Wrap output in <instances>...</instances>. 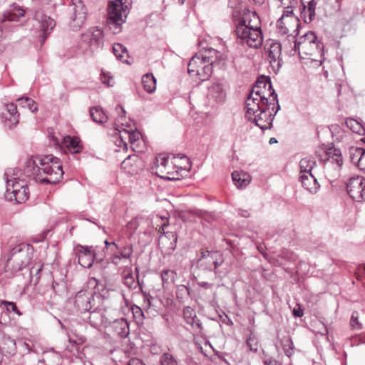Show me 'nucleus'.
I'll list each match as a JSON object with an SVG mask.
<instances>
[{
	"instance_id": "774afa93",
	"label": "nucleus",
	"mask_w": 365,
	"mask_h": 365,
	"mask_svg": "<svg viewBox=\"0 0 365 365\" xmlns=\"http://www.w3.org/2000/svg\"><path fill=\"white\" fill-rule=\"evenodd\" d=\"M128 365H145L142 361L138 359H132L130 361Z\"/></svg>"
},
{
	"instance_id": "58836bf2",
	"label": "nucleus",
	"mask_w": 365,
	"mask_h": 365,
	"mask_svg": "<svg viewBox=\"0 0 365 365\" xmlns=\"http://www.w3.org/2000/svg\"><path fill=\"white\" fill-rule=\"evenodd\" d=\"M177 274L171 269H163L161 272V279L163 286L165 284H170L175 282Z\"/></svg>"
},
{
	"instance_id": "c03bdc74",
	"label": "nucleus",
	"mask_w": 365,
	"mask_h": 365,
	"mask_svg": "<svg viewBox=\"0 0 365 365\" xmlns=\"http://www.w3.org/2000/svg\"><path fill=\"white\" fill-rule=\"evenodd\" d=\"M304 0H301L302 6L307 9L308 15L309 19H314L315 17V10L317 4L314 0H309L307 4L304 2Z\"/></svg>"
},
{
	"instance_id": "09e8293b",
	"label": "nucleus",
	"mask_w": 365,
	"mask_h": 365,
	"mask_svg": "<svg viewBox=\"0 0 365 365\" xmlns=\"http://www.w3.org/2000/svg\"><path fill=\"white\" fill-rule=\"evenodd\" d=\"M254 14H257L255 12H249L238 24H245L247 27L252 26L253 28L255 25Z\"/></svg>"
},
{
	"instance_id": "f704fd0d",
	"label": "nucleus",
	"mask_w": 365,
	"mask_h": 365,
	"mask_svg": "<svg viewBox=\"0 0 365 365\" xmlns=\"http://www.w3.org/2000/svg\"><path fill=\"white\" fill-rule=\"evenodd\" d=\"M41 29L43 33V40L46 38V33L52 30L55 26V22L53 19L47 16H43L41 19Z\"/></svg>"
},
{
	"instance_id": "c9c22d12",
	"label": "nucleus",
	"mask_w": 365,
	"mask_h": 365,
	"mask_svg": "<svg viewBox=\"0 0 365 365\" xmlns=\"http://www.w3.org/2000/svg\"><path fill=\"white\" fill-rule=\"evenodd\" d=\"M138 158L136 155H128L121 163L123 169L126 170L129 173L135 172L133 167L137 163Z\"/></svg>"
},
{
	"instance_id": "393cba45",
	"label": "nucleus",
	"mask_w": 365,
	"mask_h": 365,
	"mask_svg": "<svg viewBox=\"0 0 365 365\" xmlns=\"http://www.w3.org/2000/svg\"><path fill=\"white\" fill-rule=\"evenodd\" d=\"M6 115H11V118L6 120L9 127H16L19 122V114L17 112V106L14 103H8L5 105V110L3 112Z\"/></svg>"
},
{
	"instance_id": "4c0bfd02",
	"label": "nucleus",
	"mask_w": 365,
	"mask_h": 365,
	"mask_svg": "<svg viewBox=\"0 0 365 365\" xmlns=\"http://www.w3.org/2000/svg\"><path fill=\"white\" fill-rule=\"evenodd\" d=\"M279 3V6L284 8L285 16H289L293 14V8H294L298 3V0H277Z\"/></svg>"
},
{
	"instance_id": "cd10ccee",
	"label": "nucleus",
	"mask_w": 365,
	"mask_h": 365,
	"mask_svg": "<svg viewBox=\"0 0 365 365\" xmlns=\"http://www.w3.org/2000/svg\"><path fill=\"white\" fill-rule=\"evenodd\" d=\"M324 169L326 177L331 180L339 175L341 168H338L336 170V165H332L331 161H325L324 163Z\"/></svg>"
},
{
	"instance_id": "4d7b16f0",
	"label": "nucleus",
	"mask_w": 365,
	"mask_h": 365,
	"mask_svg": "<svg viewBox=\"0 0 365 365\" xmlns=\"http://www.w3.org/2000/svg\"><path fill=\"white\" fill-rule=\"evenodd\" d=\"M302 18L304 19V21L305 23H310L314 19H309V16L308 15L307 9L303 6V9L301 11Z\"/></svg>"
},
{
	"instance_id": "b1692460",
	"label": "nucleus",
	"mask_w": 365,
	"mask_h": 365,
	"mask_svg": "<svg viewBox=\"0 0 365 365\" xmlns=\"http://www.w3.org/2000/svg\"><path fill=\"white\" fill-rule=\"evenodd\" d=\"M63 145L71 153H79L83 150V145L81 140L78 137L76 136H66L63 139Z\"/></svg>"
},
{
	"instance_id": "9d476101",
	"label": "nucleus",
	"mask_w": 365,
	"mask_h": 365,
	"mask_svg": "<svg viewBox=\"0 0 365 365\" xmlns=\"http://www.w3.org/2000/svg\"><path fill=\"white\" fill-rule=\"evenodd\" d=\"M131 6V0H113L109 2L108 14L109 20L117 29L125 21Z\"/></svg>"
},
{
	"instance_id": "dca6fc26",
	"label": "nucleus",
	"mask_w": 365,
	"mask_h": 365,
	"mask_svg": "<svg viewBox=\"0 0 365 365\" xmlns=\"http://www.w3.org/2000/svg\"><path fill=\"white\" fill-rule=\"evenodd\" d=\"M277 32L280 35L289 34L293 30L294 36L299 34V19L297 17L292 14L285 16V12H283L282 16L277 21Z\"/></svg>"
},
{
	"instance_id": "c756f323",
	"label": "nucleus",
	"mask_w": 365,
	"mask_h": 365,
	"mask_svg": "<svg viewBox=\"0 0 365 365\" xmlns=\"http://www.w3.org/2000/svg\"><path fill=\"white\" fill-rule=\"evenodd\" d=\"M24 15V11L20 7L15 6L4 14L3 21H16Z\"/></svg>"
},
{
	"instance_id": "7c9ffc66",
	"label": "nucleus",
	"mask_w": 365,
	"mask_h": 365,
	"mask_svg": "<svg viewBox=\"0 0 365 365\" xmlns=\"http://www.w3.org/2000/svg\"><path fill=\"white\" fill-rule=\"evenodd\" d=\"M346 125L353 132L359 135L365 134V128L358 120L349 118L346 120Z\"/></svg>"
},
{
	"instance_id": "a211bd4d",
	"label": "nucleus",
	"mask_w": 365,
	"mask_h": 365,
	"mask_svg": "<svg viewBox=\"0 0 365 365\" xmlns=\"http://www.w3.org/2000/svg\"><path fill=\"white\" fill-rule=\"evenodd\" d=\"M92 292L88 291L78 292L74 299L76 309L81 313L88 312L92 307Z\"/></svg>"
},
{
	"instance_id": "4468645a",
	"label": "nucleus",
	"mask_w": 365,
	"mask_h": 365,
	"mask_svg": "<svg viewBox=\"0 0 365 365\" xmlns=\"http://www.w3.org/2000/svg\"><path fill=\"white\" fill-rule=\"evenodd\" d=\"M264 48L270 66L277 73L282 66V44L278 41L269 40L266 43Z\"/></svg>"
},
{
	"instance_id": "bf43d9fd",
	"label": "nucleus",
	"mask_w": 365,
	"mask_h": 365,
	"mask_svg": "<svg viewBox=\"0 0 365 365\" xmlns=\"http://www.w3.org/2000/svg\"><path fill=\"white\" fill-rule=\"evenodd\" d=\"M11 118V115H6V113H1V120L4 122V126L8 129H13L15 127H9L8 123H6L7 120H9Z\"/></svg>"
},
{
	"instance_id": "37998d69",
	"label": "nucleus",
	"mask_w": 365,
	"mask_h": 365,
	"mask_svg": "<svg viewBox=\"0 0 365 365\" xmlns=\"http://www.w3.org/2000/svg\"><path fill=\"white\" fill-rule=\"evenodd\" d=\"M43 265L41 263H37L34 265L30 269V277L31 282H34V284H37L38 282V279L41 277V272Z\"/></svg>"
},
{
	"instance_id": "5fc2aeb1",
	"label": "nucleus",
	"mask_w": 365,
	"mask_h": 365,
	"mask_svg": "<svg viewBox=\"0 0 365 365\" xmlns=\"http://www.w3.org/2000/svg\"><path fill=\"white\" fill-rule=\"evenodd\" d=\"M101 81L103 84H106L108 86H113L114 85L113 78L107 73H102Z\"/></svg>"
},
{
	"instance_id": "f03ea898",
	"label": "nucleus",
	"mask_w": 365,
	"mask_h": 365,
	"mask_svg": "<svg viewBox=\"0 0 365 365\" xmlns=\"http://www.w3.org/2000/svg\"><path fill=\"white\" fill-rule=\"evenodd\" d=\"M118 118L115 122V133H114V143L118 148L117 152L127 151L130 147L135 152H142V145L144 143L141 133L133 130L129 125L123 123L125 117V111L120 106L115 108Z\"/></svg>"
},
{
	"instance_id": "49530a36",
	"label": "nucleus",
	"mask_w": 365,
	"mask_h": 365,
	"mask_svg": "<svg viewBox=\"0 0 365 365\" xmlns=\"http://www.w3.org/2000/svg\"><path fill=\"white\" fill-rule=\"evenodd\" d=\"M350 325L354 329H361V323L359 322V313L358 312H354L351 317Z\"/></svg>"
},
{
	"instance_id": "0eeeda50",
	"label": "nucleus",
	"mask_w": 365,
	"mask_h": 365,
	"mask_svg": "<svg viewBox=\"0 0 365 365\" xmlns=\"http://www.w3.org/2000/svg\"><path fill=\"white\" fill-rule=\"evenodd\" d=\"M19 170L9 169L6 171V198L10 201L15 200L17 203H24L29 196L27 182L24 178H20Z\"/></svg>"
},
{
	"instance_id": "ea45409f",
	"label": "nucleus",
	"mask_w": 365,
	"mask_h": 365,
	"mask_svg": "<svg viewBox=\"0 0 365 365\" xmlns=\"http://www.w3.org/2000/svg\"><path fill=\"white\" fill-rule=\"evenodd\" d=\"M115 327L118 330V328H120V331H118V334L120 335L122 337H126L129 334V327L128 322L123 319L121 318L120 319H118L115 322Z\"/></svg>"
},
{
	"instance_id": "412c9836",
	"label": "nucleus",
	"mask_w": 365,
	"mask_h": 365,
	"mask_svg": "<svg viewBox=\"0 0 365 365\" xmlns=\"http://www.w3.org/2000/svg\"><path fill=\"white\" fill-rule=\"evenodd\" d=\"M299 180L302 182V187L311 194L317 193L319 189L320 185L312 173L301 174Z\"/></svg>"
},
{
	"instance_id": "3c124183",
	"label": "nucleus",
	"mask_w": 365,
	"mask_h": 365,
	"mask_svg": "<svg viewBox=\"0 0 365 365\" xmlns=\"http://www.w3.org/2000/svg\"><path fill=\"white\" fill-rule=\"evenodd\" d=\"M196 312L195 311L190 307H186L183 309V317L186 322L190 319H192L193 317H195Z\"/></svg>"
},
{
	"instance_id": "2eb2a0df",
	"label": "nucleus",
	"mask_w": 365,
	"mask_h": 365,
	"mask_svg": "<svg viewBox=\"0 0 365 365\" xmlns=\"http://www.w3.org/2000/svg\"><path fill=\"white\" fill-rule=\"evenodd\" d=\"M70 6L73 13L71 17V27L73 30H78L86 19V9L81 0H71Z\"/></svg>"
},
{
	"instance_id": "ddd939ff",
	"label": "nucleus",
	"mask_w": 365,
	"mask_h": 365,
	"mask_svg": "<svg viewBox=\"0 0 365 365\" xmlns=\"http://www.w3.org/2000/svg\"><path fill=\"white\" fill-rule=\"evenodd\" d=\"M346 190L353 200L365 201V178L361 176L351 178L346 184Z\"/></svg>"
},
{
	"instance_id": "423d86ee",
	"label": "nucleus",
	"mask_w": 365,
	"mask_h": 365,
	"mask_svg": "<svg viewBox=\"0 0 365 365\" xmlns=\"http://www.w3.org/2000/svg\"><path fill=\"white\" fill-rule=\"evenodd\" d=\"M277 98V94L272 88L269 78L262 76L257 79L250 95L247 98L245 105L250 106V109L257 108V105L269 104L272 99Z\"/></svg>"
},
{
	"instance_id": "2f4dec72",
	"label": "nucleus",
	"mask_w": 365,
	"mask_h": 365,
	"mask_svg": "<svg viewBox=\"0 0 365 365\" xmlns=\"http://www.w3.org/2000/svg\"><path fill=\"white\" fill-rule=\"evenodd\" d=\"M19 106L23 108H27L32 113L38 110L37 104L35 101L29 97H21L17 99Z\"/></svg>"
},
{
	"instance_id": "5701e85b",
	"label": "nucleus",
	"mask_w": 365,
	"mask_h": 365,
	"mask_svg": "<svg viewBox=\"0 0 365 365\" xmlns=\"http://www.w3.org/2000/svg\"><path fill=\"white\" fill-rule=\"evenodd\" d=\"M215 255H219L218 252L204 250L198 259V266L205 270H212V262Z\"/></svg>"
},
{
	"instance_id": "79ce46f5",
	"label": "nucleus",
	"mask_w": 365,
	"mask_h": 365,
	"mask_svg": "<svg viewBox=\"0 0 365 365\" xmlns=\"http://www.w3.org/2000/svg\"><path fill=\"white\" fill-rule=\"evenodd\" d=\"M123 284L127 287H128L129 289H135L136 287L137 283L135 281V278L132 274L130 267L128 269L127 272L125 270L123 272Z\"/></svg>"
},
{
	"instance_id": "e433bc0d",
	"label": "nucleus",
	"mask_w": 365,
	"mask_h": 365,
	"mask_svg": "<svg viewBox=\"0 0 365 365\" xmlns=\"http://www.w3.org/2000/svg\"><path fill=\"white\" fill-rule=\"evenodd\" d=\"M364 153L365 150L363 148L354 147L351 148L349 150V158L351 162L357 166Z\"/></svg>"
},
{
	"instance_id": "473e14b6",
	"label": "nucleus",
	"mask_w": 365,
	"mask_h": 365,
	"mask_svg": "<svg viewBox=\"0 0 365 365\" xmlns=\"http://www.w3.org/2000/svg\"><path fill=\"white\" fill-rule=\"evenodd\" d=\"M315 163V160L312 157L302 158L299 162L300 175L311 173Z\"/></svg>"
},
{
	"instance_id": "a878e982",
	"label": "nucleus",
	"mask_w": 365,
	"mask_h": 365,
	"mask_svg": "<svg viewBox=\"0 0 365 365\" xmlns=\"http://www.w3.org/2000/svg\"><path fill=\"white\" fill-rule=\"evenodd\" d=\"M232 179L235 185L238 188L247 186L251 181L250 175L247 173L235 171L232 173Z\"/></svg>"
},
{
	"instance_id": "9b49d317",
	"label": "nucleus",
	"mask_w": 365,
	"mask_h": 365,
	"mask_svg": "<svg viewBox=\"0 0 365 365\" xmlns=\"http://www.w3.org/2000/svg\"><path fill=\"white\" fill-rule=\"evenodd\" d=\"M153 169H156V174L161 178L168 180L178 179V175L180 168L176 166L169 158L163 155H158L155 158Z\"/></svg>"
},
{
	"instance_id": "bb28decb",
	"label": "nucleus",
	"mask_w": 365,
	"mask_h": 365,
	"mask_svg": "<svg viewBox=\"0 0 365 365\" xmlns=\"http://www.w3.org/2000/svg\"><path fill=\"white\" fill-rule=\"evenodd\" d=\"M143 89L148 93H153L156 89V79L152 73H146L142 76Z\"/></svg>"
},
{
	"instance_id": "72a5a7b5",
	"label": "nucleus",
	"mask_w": 365,
	"mask_h": 365,
	"mask_svg": "<svg viewBox=\"0 0 365 365\" xmlns=\"http://www.w3.org/2000/svg\"><path fill=\"white\" fill-rule=\"evenodd\" d=\"M3 351L9 355H14L16 351V344L14 339L9 336H4Z\"/></svg>"
},
{
	"instance_id": "a18cd8bd",
	"label": "nucleus",
	"mask_w": 365,
	"mask_h": 365,
	"mask_svg": "<svg viewBox=\"0 0 365 365\" xmlns=\"http://www.w3.org/2000/svg\"><path fill=\"white\" fill-rule=\"evenodd\" d=\"M161 365H178L177 360L169 353H164L160 359Z\"/></svg>"
},
{
	"instance_id": "1a4fd4ad",
	"label": "nucleus",
	"mask_w": 365,
	"mask_h": 365,
	"mask_svg": "<svg viewBox=\"0 0 365 365\" xmlns=\"http://www.w3.org/2000/svg\"><path fill=\"white\" fill-rule=\"evenodd\" d=\"M32 255L33 248L29 245H19L11 250L6 267H11L15 271L21 270L29 264Z\"/></svg>"
},
{
	"instance_id": "e2e57ef3",
	"label": "nucleus",
	"mask_w": 365,
	"mask_h": 365,
	"mask_svg": "<svg viewBox=\"0 0 365 365\" xmlns=\"http://www.w3.org/2000/svg\"><path fill=\"white\" fill-rule=\"evenodd\" d=\"M322 329L319 331H317V333L319 334L322 336H325L328 334L327 328L322 323H320Z\"/></svg>"
},
{
	"instance_id": "de8ad7c7",
	"label": "nucleus",
	"mask_w": 365,
	"mask_h": 365,
	"mask_svg": "<svg viewBox=\"0 0 365 365\" xmlns=\"http://www.w3.org/2000/svg\"><path fill=\"white\" fill-rule=\"evenodd\" d=\"M254 14H257L255 12H249L238 24H245L247 27L252 26L253 28L255 25Z\"/></svg>"
},
{
	"instance_id": "f257e3e1",
	"label": "nucleus",
	"mask_w": 365,
	"mask_h": 365,
	"mask_svg": "<svg viewBox=\"0 0 365 365\" xmlns=\"http://www.w3.org/2000/svg\"><path fill=\"white\" fill-rule=\"evenodd\" d=\"M63 175L59 159L52 155L28 159L24 169V175L40 183H57Z\"/></svg>"
},
{
	"instance_id": "f8f14e48",
	"label": "nucleus",
	"mask_w": 365,
	"mask_h": 365,
	"mask_svg": "<svg viewBox=\"0 0 365 365\" xmlns=\"http://www.w3.org/2000/svg\"><path fill=\"white\" fill-rule=\"evenodd\" d=\"M81 41L86 43V49L93 52L103 46V33L98 27H93L84 33Z\"/></svg>"
},
{
	"instance_id": "6e6552de",
	"label": "nucleus",
	"mask_w": 365,
	"mask_h": 365,
	"mask_svg": "<svg viewBox=\"0 0 365 365\" xmlns=\"http://www.w3.org/2000/svg\"><path fill=\"white\" fill-rule=\"evenodd\" d=\"M254 27H247L245 24H237L235 33L242 43H246L249 47L257 48L263 42V36L260 27V20L257 14H254Z\"/></svg>"
},
{
	"instance_id": "c85d7f7f",
	"label": "nucleus",
	"mask_w": 365,
	"mask_h": 365,
	"mask_svg": "<svg viewBox=\"0 0 365 365\" xmlns=\"http://www.w3.org/2000/svg\"><path fill=\"white\" fill-rule=\"evenodd\" d=\"M90 114L93 121L98 123H104L108 120V116L101 107H93L90 110Z\"/></svg>"
},
{
	"instance_id": "69168bd1",
	"label": "nucleus",
	"mask_w": 365,
	"mask_h": 365,
	"mask_svg": "<svg viewBox=\"0 0 365 365\" xmlns=\"http://www.w3.org/2000/svg\"><path fill=\"white\" fill-rule=\"evenodd\" d=\"M150 351L153 354H158L159 351L158 346L156 344H152V346H150Z\"/></svg>"
},
{
	"instance_id": "0e129e2a",
	"label": "nucleus",
	"mask_w": 365,
	"mask_h": 365,
	"mask_svg": "<svg viewBox=\"0 0 365 365\" xmlns=\"http://www.w3.org/2000/svg\"><path fill=\"white\" fill-rule=\"evenodd\" d=\"M22 349L24 353L29 354L31 351V348L29 344L26 342L22 344Z\"/></svg>"
},
{
	"instance_id": "052dcab7",
	"label": "nucleus",
	"mask_w": 365,
	"mask_h": 365,
	"mask_svg": "<svg viewBox=\"0 0 365 365\" xmlns=\"http://www.w3.org/2000/svg\"><path fill=\"white\" fill-rule=\"evenodd\" d=\"M140 219L138 218H135L131 221H130L128 225H127V227H130V228H134L135 230L137 229V224L138 223V220Z\"/></svg>"
},
{
	"instance_id": "7ed1b4c3",
	"label": "nucleus",
	"mask_w": 365,
	"mask_h": 365,
	"mask_svg": "<svg viewBox=\"0 0 365 365\" xmlns=\"http://www.w3.org/2000/svg\"><path fill=\"white\" fill-rule=\"evenodd\" d=\"M224 60V56L218 51L209 48L203 53L195 54L190 61L187 71L190 76L198 77L201 81L210 78L212 72V65Z\"/></svg>"
},
{
	"instance_id": "20e7f679",
	"label": "nucleus",
	"mask_w": 365,
	"mask_h": 365,
	"mask_svg": "<svg viewBox=\"0 0 365 365\" xmlns=\"http://www.w3.org/2000/svg\"><path fill=\"white\" fill-rule=\"evenodd\" d=\"M288 41L293 43L292 49L298 51L302 58H308L314 61H318L322 63L323 58V44L317 40V37L312 31L306 33L298 39H294L295 36L293 34L288 35Z\"/></svg>"
},
{
	"instance_id": "a19ab883",
	"label": "nucleus",
	"mask_w": 365,
	"mask_h": 365,
	"mask_svg": "<svg viewBox=\"0 0 365 365\" xmlns=\"http://www.w3.org/2000/svg\"><path fill=\"white\" fill-rule=\"evenodd\" d=\"M113 53L115 57L122 61H126L125 57L128 56L127 49L120 43H115L113 46Z\"/></svg>"
},
{
	"instance_id": "f3484780",
	"label": "nucleus",
	"mask_w": 365,
	"mask_h": 365,
	"mask_svg": "<svg viewBox=\"0 0 365 365\" xmlns=\"http://www.w3.org/2000/svg\"><path fill=\"white\" fill-rule=\"evenodd\" d=\"M74 251L81 266L85 268H90L93 265L95 254L92 247L77 245L75 247Z\"/></svg>"
},
{
	"instance_id": "39448f33",
	"label": "nucleus",
	"mask_w": 365,
	"mask_h": 365,
	"mask_svg": "<svg viewBox=\"0 0 365 365\" xmlns=\"http://www.w3.org/2000/svg\"><path fill=\"white\" fill-rule=\"evenodd\" d=\"M269 104L257 105V108L250 109L249 105H245L246 118L258 126L262 130L270 129L274 115L279 110L278 99L275 97Z\"/></svg>"
},
{
	"instance_id": "13d9d810",
	"label": "nucleus",
	"mask_w": 365,
	"mask_h": 365,
	"mask_svg": "<svg viewBox=\"0 0 365 365\" xmlns=\"http://www.w3.org/2000/svg\"><path fill=\"white\" fill-rule=\"evenodd\" d=\"M359 339V342L361 344H365V335L363 336H356L351 339V344L354 345H357L356 341Z\"/></svg>"
},
{
	"instance_id": "6ab92c4d",
	"label": "nucleus",
	"mask_w": 365,
	"mask_h": 365,
	"mask_svg": "<svg viewBox=\"0 0 365 365\" xmlns=\"http://www.w3.org/2000/svg\"><path fill=\"white\" fill-rule=\"evenodd\" d=\"M207 96L216 103H224L227 96L225 85L221 83H213L208 88Z\"/></svg>"
},
{
	"instance_id": "603ef678",
	"label": "nucleus",
	"mask_w": 365,
	"mask_h": 365,
	"mask_svg": "<svg viewBox=\"0 0 365 365\" xmlns=\"http://www.w3.org/2000/svg\"><path fill=\"white\" fill-rule=\"evenodd\" d=\"M247 345L250 350L253 352H257L258 349L257 341L254 336H250L247 340Z\"/></svg>"
},
{
	"instance_id": "aec40b11",
	"label": "nucleus",
	"mask_w": 365,
	"mask_h": 365,
	"mask_svg": "<svg viewBox=\"0 0 365 365\" xmlns=\"http://www.w3.org/2000/svg\"><path fill=\"white\" fill-rule=\"evenodd\" d=\"M133 252V247L131 244H128L122 247L119 246V250L113 251L111 262L115 265L120 263L122 260L130 258Z\"/></svg>"
},
{
	"instance_id": "4be33fe9",
	"label": "nucleus",
	"mask_w": 365,
	"mask_h": 365,
	"mask_svg": "<svg viewBox=\"0 0 365 365\" xmlns=\"http://www.w3.org/2000/svg\"><path fill=\"white\" fill-rule=\"evenodd\" d=\"M325 153L327 158L324 160V163L325 161H331L332 165H336V170L338 168H342L343 158L340 149L329 147L326 149Z\"/></svg>"
},
{
	"instance_id": "864d4df0",
	"label": "nucleus",
	"mask_w": 365,
	"mask_h": 365,
	"mask_svg": "<svg viewBox=\"0 0 365 365\" xmlns=\"http://www.w3.org/2000/svg\"><path fill=\"white\" fill-rule=\"evenodd\" d=\"M2 303L6 306V309L8 311L14 312L19 316H21L22 314V313L18 309V308L14 302L4 301V302H2Z\"/></svg>"
},
{
	"instance_id": "680f3d73",
	"label": "nucleus",
	"mask_w": 365,
	"mask_h": 365,
	"mask_svg": "<svg viewBox=\"0 0 365 365\" xmlns=\"http://www.w3.org/2000/svg\"><path fill=\"white\" fill-rule=\"evenodd\" d=\"M265 365H281L277 360L274 359H267L264 361Z\"/></svg>"
},
{
	"instance_id": "8fccbe9b",
	"label": "nucleus",
	"mask_w": 365,
	"mask_h": 365,
	"mask_svg": "<svg viewBox=\"0 0 365 365\" xmlns=\"http://www.w3.org/2000/svg\"><path fill=\"white\" fill-rule=\"evenodd\" d=\"M188 324H190L192 329L195 330H197L198 332H201L202 330V325L200 322V319L197 317V315L195 317H193L192 319H190L187 322Z\"/></svg>"
},
{
	"instance_id": "6e6d98bb",
	"label": "nucleus",
	"mask_w": 365,
	"mask_h": 365,
	"mask_svg": "<svg viewBox=\"0 0 365 365\" xmlns=\"http://www.w3.org/2000/svg\"><path fill=\"white\" fill-rule=\"evenodd\" d=\"M223 260L219 254V255H215V259H213L212 262V270L215 271V273L216 274V269L222 264Z\"/></svg>"
},
{
	"instance_id": "338daca9",
	"label": "nucleus",
	"mask_w": 365,
	"mask_h": 365,
	"mask_svg": "<svg viewBox=\"0 0 365 365\" xmlns=\"http://www.w3.org/2000/svg\"><path fill=\"white\" fill-rule=\"evenodd\" d=\"M104 243L106 246L108 245H113L115 250H119V245L116 244L115 242H108L107 240L104 241Z\"/></svg>"
}]
</instances>
